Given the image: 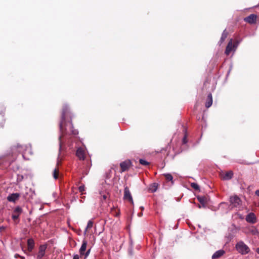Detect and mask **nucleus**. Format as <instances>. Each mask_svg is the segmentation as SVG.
Returning <instances> with one entry per match:
<instances>
[{
    "label": "nucleus",
    "mask_w": 259,
    "mask_h": 259,
    "mask_svg": "<svg viewBox=\"0 0 259 259\" xmlns=\"http://www.w3.org/2000/svg\"><path fill=\"white\" fill-rule=\"evenodd\" d=\"M68 107L65 105L63 107L62 120L60 124V130L61 135L59 137V152L63 150L65 148V145L71 149L73 148L71 144L70 143V140H73L74 137L78 134V131L73 129V126L71 120L66 121V118L69 114ZM60 154V153L59 154ZM61 159H60V155H59L57 164L58 165L61 163Z\"/></svg>",
    "instance_id": "nucleus-1"
},
{
    "label": "nucleus",
    "mask_w": 259,
    "mask_h": 259,
    "mask_svg": "<svg viewBox=\"0 0 259 259\" xmlns=\"http://www.w3.org/2000/svg\"><path fill=\"white\" fill-rule=\"evenodd\" d=\"M18 150L19 152L22 153V156L24 159L29 160V155H31L32 154L31 147L30 144L24 146L18 145Z\"/></svg>",
    "instance_id": "nucleus-2"
},
{
    "label": "nucleus",
    "mask_w": 259,
    "mask_h": 259,
    "mask_svg": "<svg viewBox=\"0 0 259 259\" xmlns=\"http://www.w3.org/2000/svg\"><path fill=\"white\" fill-rule=\"evenodd\" d=\"M235 248L239 253L243 255L246 254L250 251L249 247L242 241H239L236 243Z\"/></svg>",
    "instance_id": "nucleus-3"
},
{
    "label": "nucleus",
    "mask_w": 259,
    "mask_h": 259,
    "mask_svg": "<svg viewBox=\"0 0 259 259\" xmlns=\"http://www.w3.org/2000/svg\"><path fill=\"white\" fill-rule=\"evenodd\" d=\"M229 202L230 203L229 206L230 209L239 207L241 205V200L237 195L231 196L229 199Z\"/></svg>",
    "instance_id": "nucleus-4"
},
{
    "label": "nucleus",
    "mask_w": 259,
    "mask_h": 259,
    "mask_svg": "<svg viewBox=\"0 0 259 259\" xmlns=\"http://www.w3.org/2000/svg\"><path fill=\"white\" fill-rule=\"evenodd\" d=\"M22 213V209L21 207L16 206L13 210L12 214V219L16 224L19 222V216Z\"/></svg>",
    "instance_id": "nucleus-5"
},
{
    "label": "nucleus",
    "mask_w": 259,
    "mask_h": 259,
    "mask_svg": "<svg viewBox=\"0 0 259 259\" xmlns=\"http://www.w3.org/2000/svg\"><path fill=\"white\" fill-rule=\"evenodd\" d=\"M123 199L128 200L132 204H134L132 196L129 188L127 186L124 187Z\"/></svg>",
    "instance_id": "nucleus-6"
},
{
    "label": "nucleus",
    "mask_w": 259,
    "mask_h": 259,
    "mask_svg": "<svg viewBox=\"0 0 259 259\" xmlns=\"http://www.w3.org/2000/svg\"><path fill=\"white\" fill-rule=\"evenodd\" d=\"M239 43V42H237L236 44H233L232 39H230L226 47L225 50V54L227 55H229L231 51L235 50L236 49Z\"/></svg>",
    "instance_id": "nucleus-7"
},
{
    "label": "nucleus",
    "mask_w": 259,
    "mask_h": 259,
    "mask_svg": "<svg viewBox=\"0 0 259 259\" xmlns=\"http://www.w3.org/2000/svg\"><path fill=\"white\" fill-rule=\"evenodd\" d=\"M47 246L46 244L41 245L39 247V250L37 255V259H42L45 256Z\"/></svg>",
    "instance_id": "nucleus-8"
},
{
    "label": "nucleus",
    "mask_w": 259,
    "mask_h": 259,
    "mask_svg": "<svg viewBox=\"0 0 259 259\" xmlns=\"http://www.w3.org/2000/svg\"><path fill=\"white\" fill-rule=\"evenodd\" d=\"M20 197V194L18 193H12L8 196L7 200L9 202L15 203L19 199Z\"/></svg>",
    "instance_id": "nucleus-9"
},
{
    "label": "nucleus",
    "mask_w": 259,
    "mask_h": 259,
    "mask_svg": "<svg viewBox=\"0 0 259 259\" xmlns=\"http://www.w3.org/2000/svg\"><path fill=\"white\" fill-rule=\"evenodd\" d=\"M257 16L255 14H251L244 19V21L249 24H253L256 22Z\"/></svg>",
    "instance_id": "nucleus-10"
},
{
    "label": "nucleus",
    "mask_w": 259,
    "mask_h": 259,
    "mask_svg": "<svg viewBox=\"0 0 259 259\" xmlns=\"http://www.w3.org/2000/svg\"><path fill=\"white\" fill-rule=\"evenodd\" d=\"M246 221L250 223L254 224L256 221V219L254 213L250 212L246 217Z\"/></svg>",
    "instance_id": "nucleus-11"
},
{
    "label": "nucleus",
    "mask_w": 259,
    "mask_h": 259,
    "mask_svg": "<svg viewBox=\"0 0 259 259\" xmlns=\"http://www.w3.org/2000/svg\"><path fill=\"white\" fill-rule=\"evenodd\" d=\"M76 155L80 160H84L85 158V150L82 148L77 149Z\"/></svg>",
    "instance_id": "nucleus-12"
},
{
    "label": "nucleus",
    "mask_w": 259,
    "mask_h": 259,
    "mask_svg": "<svg viewBox=\"0 0 259 259\" xmlns=\"http://www.w3.org/2000/svg\"><path fill=\"white\" fill-rule=\"evenodd\" d=\"M131 165V162L130 161H125L121 162L120 164V167L121 168V171L123 172L128 169Z\"/></svg>",
    "instance_id": "nucleus-13"
},
{
    "label": "nucleus",
    "mask_w": 259,
    "mask_h": 259,
    "mask_svg": "<svg viewBox=\"0 0 259 259\" xmlns=\"http://www.w3.org/2000/svg\"><path fill=\"white\" fill-rule=\"evenodd\" d=\"M225 252L223 249L215 251L212 256V259H218L221 257L225 254Z\"/></svg>",
    "instance_id": "nucleus-14"
},
{
    "label": "nucleus",
    "mask_w": 259,
    "mask_h": 259,
    "mask_svg": "<svg viewBox=\"0 0 259 259\" xmlns=\"http://www.w3.org/2000/svg\"><path fill=\"white\" fill-rule=\"evenodd\" d=\"M87 241L85 240H83L82 241L81 246L79 250L80 256L84 255V252L87 249Z\"/></svg>",
    "instance_id": "nucleus-15"
},
{
    "label": "nucleus",
    "mask_w": 259,
    "mask_h": 259,
    "mask_svg": "<svg viewBox=\"0 0 259 259\" xmlns=\"http://www.w3.org/2000/svg\"><path fill=\"white\" fill-rule=\"evenodd\" d=\"M233 175V173L232 171H229L226 172L222 176V178L225 180H228L231 179Z\"/></svg>",
    "instance_id": "nucleus-16"
},
{
    "label": "nucleus",
    "mask_w": 259,
    "mask_h": 259,
    "mask_svg": "<svg viewBox=\"0 0 259 259\" xmlns=\"http://www.w3.org/2000/svg\"><path fill=\"white\" fill-rule=\"evenodd\" d=\"M93 225H94L93 220L92 219L89 220L88 222L87 226L85 229L84 231V235L87 234L88 230L91 229L93 227Z\"/></svg>",
    "instance_id": "nucleus-17"
},
{
    "label": "nucleus",
    "mask_w": 259,
    "mask_h": 259,
    "mask_svg": "<svg viewBox=\"0 0 259 259\" xmlns=\"http://www.w3.org/2000/svg\"><path fill=\"white\" fill-rule=\"evenodd\" d=\"M212 103V98L211 94H209L207 96V100L205 104V106L206 108L210 107Z\"/></svg>",
    "instance_id": "nucleus-18"
},
{
    "label": "nucleus",
    "mask_w": 259,
    "mask_h": 259,
    "mask_svg": "<svg viewBox=\"0 0 259 259\" xmlns=\"http://www.w3.org/2000/svg\"><path fill=\"white\" fill-rule=\"evenodd\" d=\"M34 241L32 239H28L27 240V246L28 249L29 251H31L33 249L34 247Z\"/></svg>",
    "instance_id": "nucleus-19"
},
{
    "label": "nucleus",
    "mask_w": 259,
    "mask_h": 259,
    "mask_svg": "<svg viewBox=\"0 0 259 259\" xmlns=\"http://www.w3.org/2000/svg\"><path fill=\"white\" fill-rule=\"evenodd\" d=\"M99 194L100 195V199L101 201H103V200H105L108 196V193H107L106 192H100Z\"/></svg>",
    "instance_id": "nucleus-20"
},
{
    "label": "nucleus",
    "mask_w": 259,
    "mask_h": 259,
    "mask_svg": "<svg viewBox=\"0 0 259 259\" xmlns=\"http://www.w3.org/2000/svg\"><path fill=\"white\" fill-rule=\"evenodd\" d=\"M158 188V184L157 183H153L149 187V190L151 192H155L156 191Z\"/></svg>",
    "instance_id": "nucleus-21"
},
{
    "label": "nucleus",
    "mask_w": 259,
    "mask_h": 259,
    "mask_svg": "<svg viewBox=\"0 0 259 259\" xmlns=\"http://www.w3.org/2000/svg\"><path fill=\"white\" fill-rule=\"evenodd\" d=\"M59 169L57 167H56L54 170H53V178L56 180L58 178H59Z\"/></svg>",
    "instance_id": "nucleus-22"
},
{
    "label": "nucleus",
    "mask_w": 259,
    "mask_h": 259,
    "mask_svg": "<svg viewBox=\"0 0 259 259\" xmlns=\"http://www.w3.org/2000/svg\"><path fill=\"white\" fill-rule=\"evenodd\" d=\"M166 181H171V183H173V177L171 174H166L164 175Z\"/></svg>",
    "instance_id": "nucleus-23"
},
{
    "label": "nucleus",
    "mask_w": 259,
    "mask_h": 259,
    "mask_svg": "<svg viewBox=\"0 0 259 259\" xmlns=\"http://www.w3.org/2000/svg\"><path fill=\"white\" fill-rule=\"evenodd\" d=\"M227 37V33L226 32V30H225L222 34V36L220 40V43L222 44L225 40Z\"/></svg>",
    "instance_id": "nucleus-24"
},
{
    "label": "nucleus",
    "mask_w": 259,
    "mask_h": 259,
    "mask_svg": "<svg viewBox=\"0 0 259 259\" xmlns=\"http://www.w3.org/2000/svg\"><path fill=\"white\" fill-rule=\"evenodd\" d=\"M140 163L143 165H147L149 164V162L144 159H141L139 160Z\"/></svg>",
    "instance_id": "nucleus-25"
},
{
    "label": "nucleus",
    "mask_w": 259,
    "mask_h": 259,
    "mask_svg": "<svg viewBox=\"0 0 259 259\" xmlns=\"http://www.w3.org/2000/svg\"><path fill=\"white\" fill-rule=\"evenodd\" d=\"M191 187L195 190H198L199 188V186L194 183L191 184Z\"/></svg>",
    "instance_id": "nucleus-26"
},
{
    "label": "nucleus",
    "mask_w": 259,
    "mask_h": 259,
    "mask_svg": "<svg viewBox=\"0 0 259 259\" xmlns=\"http://www.w3.org/2000/svg\"><path fill=\"white\" fill-rule=\"evenodd\" d=\"M78 189L79 192L83 194V192L85 190V187L84 185L80 186L79 187Z\"/></svg>",
    "instance_id": "nucleus-27"
},
{
    "label": "nucleus",
    "mask_w": 259,
    "mask_h": 259,
    "mask_svg": "<svg viewBox=\"0 0 259 259\" xmlns=\"http://www.w3.org/2000/svg\"><path fill=\"white\" fill-rule=\"evenodd\" d=\"M91 249H88L85 252H84V255H85V257H88L90 253Z\"/></svg>",
    "instance_id": "nucleus-28"
},
{
    "label": "nucleus",
    "mask_w": 259,
    "mask_h": 259,
    "mask_svg": "<svg viewBox=\"0 0 259 259\" xmlns=\"http://www.w3.org/2000/svg\"><path fill=\"white\" fill-rule=\"evenodd\" d=\"M198 200L200 202V203L202 204L203 205H204V199L202 198H198Z\"/></svg>",
    "instance_id": "nucleus-29"
},
{
    "label": "nucleus",
    "mask_w": 259,
    "mask_h": 259,
    "mask_svg": "<svg viewBox=\"0 0 259 259\" xmlns=\"http://www.w3.org/2000/svg\"><path fill=\"white\" fill-rule=\"evenodd\" d=\"M73 259H79V256L78 254H74L73 257Z\"/></svg>",
    "instance_id": "nucleus-30"
},
{
    "label": "nucleus",
    "mask_w": 259,
    "mask_h": 259,
    "mask_svg": "<svg viewBox=\"0 0 259 259\" xmlns=\"http://www.w3.org/2000/svg\"><path fill=\"white\" fill-rule=\"evenodd\" d=\"M183 142L184 144H186L187 143V137L186 136H185L183 139Z\"/></svg>",
    "instance_id": "nucleus-31"
},
{
    "label": "nucleus",
    "mask_w": 259,
    "mask_h": 259,
    "mask_svg": "<svg viewBox=\"0 0 259 259\" xmlns=\"http://www.w3.org/2000/svg\"><path fill=\"white\" fill-rule=\"evenodd\" d=\"M255 194H256L257 196H259V190H256V191H255Z\"/></svg>",
    "instance_id": "nucleus-32"
},
{
    "label": "nucleus",
    "mask_w": 259,
    "mask_h": 259,
    "mask_svg": "<svg viewBox=\"0 0 259 259\" xmlns=\"http://www.w3.org/2000/svg\"><path fill=\"white\" fill-rule=\"evenodd\" d=\"M142 214H143V213H142V212L139 213L138 214V216H139V217H141V216L142 215Z\"/></svg>",
    "instance_id": "nucleus-33"
},
{
    "label": "nucleus",
    "mask_w": 259,
    "mask_h": 259,
    "mask_svg": "<svg viewBox=\"0 0 259 259\" xmlns=\"http://www.w3.org/2000/svg\"><path fill=\"white\" fill-rule=\"evenodd\" d=\"M256 252H257V253L259 254V248L256 249Z\"/></svg>",
    "instance_id": "nucleus-34"
},
{
    "label": "nucleus",
    "mask_w": 259,
    "mask_h": 259,
    "mask_svg": "<svg viewBox=\"0 0 259 259\" xmlns=\"http://www.w3.org/2000/svg\"><path fill=\"white\" fill-rule=\"evenodd\" d=\"M223 204H226V203H221L220 204L221 205H223Z\"/></svg>",
    "instance_id": "nucleus-35"
},
{
    "label": "nucleus",
    "mask_w": 259,
    "mask_h": 259,
    "mask_svg": "<svg viewBox=\"0 0 259 259\" xmlns=\"http://www.w3.org/2000/svg\"><path fill=\"white\" fill-rule=\"evenodd\" d=\"M140 208L142 209V210H144V207L143 206H141Z\"/></svg>",
    "instance_id": "nucleus-36"
}]
</instances>
